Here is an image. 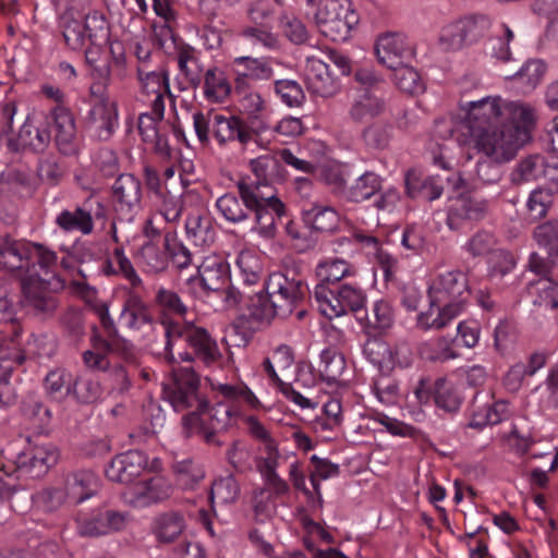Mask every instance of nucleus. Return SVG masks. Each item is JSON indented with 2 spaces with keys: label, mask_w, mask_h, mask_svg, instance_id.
Returning <instances> with one entry per match:
<instances>
[{
  "label": "nucleus",
  "mask_w": 558,
  "mask_h": 558,
  "mask_svg": "<svg viewBox=\"0 0 558 558\" xmlns=\"http://www.w3.org/2000/svg\"><path fill=\"white\" fill-rule=\"evenodd\" d=\"M463 124L476 151L504 157L531 140L535 123L533 108L521 101L487 96L466 105Z\"/></svg>",
  "instance_id": "obj_1"
},
{
  "label": "nucleus",
  "mask_w": 558,
  "mask_h": 558,
  "mask_svg": "<svg viewBox=\"0 0 558 558\" xmlns=\"http://www.w3.org/2000/svg\"><path fill=\"white\" fill-rule=\"evenodd\" d=\"M199 378L191 366L172 369L169 384L163 391L174 411L180 412L195 409L182 418L185 437L199 436L206 444L221 446L217 439L218 430L225 429L231 416V410L223 403L216 404L209 413V418L201 416L208 403L198 395Z\"/></svg>",
  "instance_id": "obj_2"
},
{
  "label": "nucleus",
  "mask_w": 558,
  "mask_h": 558,
  "mask_svg": "<svg viewBox=\"0 0 558 558\" xmlns=\"http://www.w3.org/2000/svg\"><path fill=\"white\" fill-rule=\"evenodd\" d=\"M57 264V254L39 243L0 239V267L14 274L21 282L38 274L49 275Z\"/></svg>",
  "instance_id": "obj_3"
},
{
  "label": "nucleus",
  "mask_w": 558,
  "mask_h": 558,
  "mask_svg": "<svg viewBox=\"0 0 558 558\" xmlns=\"http://www.w3.org/2000/svg\"><path fill=\"white\" fill-rule=\"evenodd\" d=\"M59 460V451L50 442L34 445L20 452L15 460L0 466V498L12 495L20 475L44 476Z\"/></svg>",
  "instance_id": "obj_4"
},
{
  "label": "nucleus",
  "mask_w": 558,
  "mask_h": 558,
  "mask_svg": "<svg viewBox=\"0 0 558 558\" xmlns=\"http://www.w3.org/2000/svg\"><path fill=\"white\" fill-rule=\"evenodd\" d=\"M354 80L360 84L353 98L348 117L354 123H364L385 113L387 108V87L385 78L369 68L359 69Z\"/></svg>",
  "instance_id": "obj_5"
},
{
  "label": "nucleus",
  "mask_w": 558,
  "mask_h": 558,
  "mask_svg": "<svg viewBox=\"0 0 558 558\" xmlns=\"http://www.w3.org/2000/svg\"><path fill=\"white\" fill-rule=\"evenodd\" d=\"M239 195L246 210L254 214L255 225L252 230L262 238L274 239L277 223L287 215L286 205L275 191H262L256 185L236 183Z\"/></svg>",
  "instance_id": "obj_6"
},
{
  "label": "nucleus",
  "mask_w": 558,
  "mask_h": 558,
  "mask_svg": "<svg viewBox=\"0 0 558 558\" xmlns=\"http://www.w3.org/2000/svg\"><path fill=\"white\" fill-rule=\"evenodd\" d=\"M66 287L65 280L52 269L48 276L38 274L21 282V304L27 313L39 319H49L56 314L60 301L56 293Z\"/></svg>",
  "instance_id": "obj_7"
},
{
  "label": "nucleus",
  "mask_w": 558,
  "mask_h": 558,
  "mask_svg": "<svg viewBox=\"0 0 558 558\" xmlns=\"http://www.w3.org/2000/svg\"><path fill=\"white\" fill-rule=\"evenodd\" d=\"M166 336V359L169 363L174 362L173 348L179 340L184 341L194 350L195 355L206 365L218 361L221 356L216 341L208 331L193 323L181 324L179 322L163 320Z\"/></svg>",
  "instance_id": "obj_8"
},
{
  "label": "nucleus",
  "mask_w": 558,
  "mask_h": 558,
  "mask_svg": "<svg viewBox=\"0 0 558 558\" xmlns=\"http://www.w3.org/2000/svg\"><path fill=\"white\" fill-rule=\"evenodd\" d=\"M193 126L203 145L209 144L210 134L220 146L235 141L245 146L251 142L248 132L244 128V120L236 116L197 111L193 113Z\"/></svg>",
  "instance_id": "obj_9"
},
{
  "label": "nucleus",
  "mask_w": 558,
  "mask_h": 558,
  "mask_svg": "<svg viewBox=\"0 0 558 558\" xmlns=\"http://www.w3.org/2000/svg\"><path fill=\"white\" fill-rule=\"evenodd\" d=\"M314 298L319 312L328 317H339L349 311L357 317L363 312L366 295L362 289L352 284H341L336 290L325 284H317L314 289Z\"/></svg>",
  "instance_id": "obj_10"
},
{
  "label": "nucleus",
  "mask_w": 558,
  "mask_h": 558,
  "mask_svg": "<svg viewBox=\"0 0 558 558\" xmlns=\"http://www.w3.org/2000/svg\"><path fill=\"white\" fill-rule=\"evenodd\" d=\"M270 302L279 311V317H287L303 301L307 293L304 279L295 269H286L269 275L265 283Z\"/></svg>",
  "instance_id": "obj_11"
},
{
  "label": "nucleus",
  "mask_w": 558,
  "mask_h": 558,
  "mask_svg": "<svg viewBox=\"0 0 558 558\" xmlns=\"http://www.w3.org/2000/svg\"><path fill=\"white\" fill-rule=\"evenodd\" d=\"M315 22L319 32L332 41H345L351 35L359 19L350 4L340 0H322L315 13Z\"/></svg>",
  "instance_id": "obj_12"
},
{
  "label": "nucleus",
  "mask_w": 558,
  "mask_h": 558,
  "mask_svg": "<svg viewBox=\"0 0 558 558\" xmlns=\"http://www.w3.org/2000/svg\"><path fill=\"white\" fill-rule=\"evenodd\" d=\"M427 294L434 303H459L464 310L471 294L468 277L458 269L439 272L430 280Z\"/></svg>",
  "instance_id": "obj_13"
},
{
  "label": "nucleus",
  "mask_w": 558,
  "mask_h": 558,
  "mask_svg": "<svg viewBox=\"0 0 558 558\" xmlns=\"http://www.w3.org/2000/svg\"><path fill=\"white\" fill-rule=\"evenodd\" d=\"M490 27V20L485 15H470L445 26L440 43L446 49L457 50L482 38Z\"/></svg>",
  "instance_id": "obj_14"
},
{
  "label": "nucleus",
  "mask_w": 558,
  "mask_h": 558,
  "mask_svg": "<svg viewBox=\"0 0 558 558\" xmlns=\"http://www.w3.org/2000/svg\"><path fill=\"white\" fill-rule=\"evenodd\" d=\"M47 125L53 133L54 145L63 156H76L80 151L75 120L64 106L53 107L46 117Z\"/></svg>",
  "instance_id": "obj_15"
},
{
  "label": "nucleus",
  "mask_w": 558,
  "mask_h": 558,
  "mask_svg": "<svg viewBox=\"0 0 558 558\" xmlns=\"http://www.w3.org/2000/svg\"><path fill=\"white\" fill-rule=\"evenodd\" d=\"M112 204L118 218L131 222L142 208V184L133 174H120L112 185Z\"/></svg>",
  "instance_id": "obj_16"
},
{
  "label": "nucleus",
  "mask_w": 558,
  "mask_h": 558,
  "mask_svg": "<svg viewBox=\"0 0 558 558\" xmlns=\"http://www.w3.org/2000/svg\"><path fill=\"white\" fill-rule=\"evenodd\" d=\"M276 316H279V311L270 302L268 294L257 293L251 299L247 305V313L241 315L232 328L235 333H241L242 339L247 342L260 326L268 325Z\"/></svg>",
  "instance_id": "obj_17"
},
{
  "label": "nucleus",
  "mask_w": 558,
  "mask_h": 558,
  "mask_svg": "<svg viewBox=\"0 0 558 558\" xmlns=\"http://www.w3.org/2000/svg\"><path fill=\"white\" fill-rule=\"evenodd\" d=\"M173 493L171 483L163 476L155 475L137 481L124 493V500L134 507H148L167 500Z\"/></svg>",
  "instance_id": "obj_18"
},
{
  "label": "nucleus",
  "mask_w": 558,
  "mask_h": 558,
  "mask_svg": "<svg viewBox=\"0 0 558 558\" xmlns=\"http://www.w3.org/2000/svg\"><path fill=\"white\" fill-rule=\"evenodd\" d=\"M405 345L391 347L386 341L373 338L368 339L363 352L366 359L375 365L383 375H388L396 366L407 367L411 360L404 354Z\"/></svg>",
  "instance_id": "obj_19"
},
{
  "label": "nucleus",
  "mask_w": 558,
  "mask_h": 558,
  "mask_svg": "<svg viewBox=\"0 0 558 558\" xmlns=\"http://www.w3.org/2000/svg\"><path fill=\"white\" fill-rule=\"evenodd\" d=\"M488 211L486 199L460 195L454 198L448 208L447 226L450 230L459 231L471 227L485 218Z\"/></svg>",
  "instance_id": "obj_20"
},
{
  "label": "nucleus",
  "mask_w": 558,
  "mask_h": 558,
  "mask_svg": "<svg viewBox=\"0 0 558 558\" xmlns=\"http://www.w3.org/2000/svg\"><path fill=\"white\" fill-rule=\"evenodd\" d=\"M147 457L140 450L116 456L105 470L107 478L123 485H133L147 466Z\"/></svg>",
  "instance_id": "obj_21"
},
{
  "label": "nucleus",
  "mask_w": 558,
  "mask_h": 558,
  "mask_svg": "<svg viewBox=\"0 0 558 558\" xmlns=\"http://www.w3.org/2000/svg\"><path fill=\"white\" fill-rule=\"evenodd\" d=\"M375 52L379 63L388 69L402 65L413 57V48L400 33H386L377 38Z\"/></svg>",
  "instance_id": "obj_22"
},
{
  "label": "nucleus",
  "mask_w": 558,
  "mask_h": 558,
  "mask_svg": "<svg viewBox=\"0 0 558 558\" xmlns=\"http://www.w3.org/2000/svg\"><path fill=\"white\" fill-rule=\"evenodd\" d=\"M305 83L310 93L319 97H331L340 88L330 64L317 58H308L305 66Z\"/></svg>",
  "instance_id": "obj_23"
},
{
  "label": "nucleus",
  "mask_w": 558,
  "mask_h": 558,
  "mask_svg": "<svg viewBox=\"0 0 558 558\" xmlns=\"http://www.w3.org/2000/svg\"><path fill=\"white\" fill-rule=\"evenodd\" d=\"M232 69L236 88L254 82L269 81L274 76V69L266 58L238 57L232 61Z\"/></svg>",
  "instance_id": "obj_24"
},
{
  "label": "nucleus",
  "mask_w": 558,
  "mask_h": 558,
  "mask_svg": "<svg viewBox=\"0 0 558 558\" xmlns=\"http://www.w3.org/2000/svg\"><path fill=\"white\" fill-rule=\"evenodd\" d=\"M250 168L256 180H240L238 183L256 185L262 191H275L272 184L283 180V169L279 158L267 154L250 161Z\"/></svg>",
  "instance_id": "obj_25"
},
{
  "label": "nucleus",
  "mask_w": 558,
  "mask_h": 558,
  "mask_svg": "<svg viewBox=\"0 0 558 558\" xmlns=\"http://www.w3.org/2000/svg\"><path fill=\"white\" fill-rule=\"evenodd\" d=\"M85 123L88 131L99 141H108L118 125L117 104H93Z\"/></svg>",
  "instance_id": "obj_26"
},
{
  "label": "nucleus",
  "mask_w": 558,
  "mask_h": 558,
  "mask_svg": "<svg viewBox=\"0 0 558 558\" xmlns=\"http://www.w3.org/2000/svg\"><path fill=\"white\" fill-rule=\"evenodd\" d=\"M198 279L191 278V282L198 281L208 292H219L227 288L230 280L229 265L217 256L206 257L198 266Z\"/></svg>",
  "instance_id": "obj_27"
},
{
  "label": "nucleus",
  "mask_w": 558,
  "mask_h": 558,
  "mask_svg": "<svg viewBox=\"0 0 558 558\" xmlns=\"http://www.w3.org/2000/svg\"><path fill=\"white\" fill-rule=\"evenodd\" d=\"M138 132L142 141L151 145L153 151L162 160L170 161L173 150L169 144L168 130L157 124L150 117L141 114L138 118Z\"/></svg>",
  "instance_id": "obj_28"
},
{
  "label": "nucleus",
  "mask_w": 558,
  "mask_h": 558,
  "mask_svg": "<svg viewBox=\"0 0 558 558\" xmlns=\"http://www.w3.org/2000/svg\"><path fill=\"white\" fill-rule=\"evenodd\" d=\"M463 311L459 303H434L433 300H429L428 310L417 315L416 326L424 331L430 329L440 330L448 326Z\"/></svg>",
  "instance_id": "obj_29"
},
{
  "label": "nucleus",
  "mask_w": 558,
  "mask_h": 558,
  "mask_svg": "<svg viewBox=\"0 0 558 558\" xmlns=\"http://www.w3.org/2000/svg\"><path fill=\"white\" fill-rule=\"evenodd\" d=\"M98 476L89 470H80L66 475L64 490L70 500L81 504L97 494Z\"/></svg>",
  "instance_id": "obj_30"
},
{
  "label": "nucleus",
  "mask_w": 558,
  "mask_h": 558,
  "mask_svg": "<svg viewBox=\"0 0 558 558\" xmlns=\"http://www.w3.org/2000/svg\"><path fill=\"white\" fill-rule=\"evenodd\" d=\"M58 28L65 45L72 50H80L85 45L83 12L69 5L58 17Z\"/></svg>",
  "instance_id": "obj_31"
},
{
  "label": "nucleus",
  "mask_w": 558,
  "mask_h": 558,
  "mask_svg": "<svg viewBox=\"0 0 558 558\" xmlns=\"http://www.w3.org/2000/svg\"><path fill=\"white\" fill-rule=\"evenodd\" d=\"M120 320L130 329H141L153 323L149 306L136 292H130L120 313Z\"/></svg>",
  "instance_id": "obj_32"
},
{
  "label": "nucleus",
  "mask_w": 558,
  "mask_h": 558,
  "mask_svg": "<svg viewBox=\"0 0 558 558\" xmlns=\"http://www.w3.org/2000/svg\"><path fill=\"white\" fill-rule=\"evenodd\" d=\"M356 319L367 333H375L392 326L393 311L389 302L379 300L373 304L371 312L363 307V312L357 314Z\"/></svg>",
  "instance_id": "obj_33"
},
{
  "label": "nucleus",
  "mask_w": 558,
  "mask_h": 558,
  "mask_svg": "<svg viewBox=\"0 0 558 558\" xmlns=\"http://www.w3.org/2000/svg\"><path fill=\"white\" fill-rule=\"evenodd\" d=\"M51 141L50 131L39 129L29 122H25L16 141L10 140L8 145L11 150L17 151L20 148L29 149L35 153H43Z\"/></svg>",
  "instance_id": "obj_34"
},
{
  "label": "nucleus",
  "mask_w": 558,
  "mask_h": 558,
  "mask_svg": "<svg viewBox=\"0 0 558 558\" xmlns=\"http://www.w3.org/2000/svg\"><path fill=\"white\" fill-rule=\"evenodd\" d=\"M304 223L316 232H333L339 225V215L330 206L312 203L302 210Z\"/></svg>",
  "instance_id": "obj_35"
},
{
  "label": "nucleus",
  "mask_w": 558,
  "mask_h": 558,
  "mask_svg": "<svg viewBox=\"0 0 558 558\" xmlns=\"http://www.w3.org/2000/svg\"><path fill=\"white\" fill-rule=\"evenodd\" d=\"M407 193L412 198H420L427 202L438 199L444 193L442 180L438 177H417L409 172L405 177Z\"/></svg>",
  "instance_id": "obj_36"
},
{
  "label": "nucleus",
  "mask_w": 558,
  "mask_h": 558,
  "mask_svg": "<svg viewBox=\"0 0 558 558\" xmlns=\"http://www.w3.org/2000/svg\"><path fill=\"white\" fill-rule=\"evenodd\" d=\"M184 529V517L177 511L163 512L154 520L153 531L159 543H173L182 535Z\"/></svg>",
  "instance_id": "obj_37"
},
{
  "label": "nucleus",
  "mask_w": 558,
  "mask_h": 558,
  "mask_svg": "<svg viewBox=\"0 0 558 558\" xmlns=\"http://www.w3.org/2000/svg\"><path fill=\"white\" fill-rule=\"evenodd\" d=\"M100 269L107 276H122L133 288L142 286V279L131 260L125 256L122 247L114 248L112 255L101 263Z\"/></svg>",
  "instance_id": "obj_38"
},
{
  "label": "nucleus",
  "mask_w": 558,
  "mask_h": 558,
  "mask_svg": "<svg viewBox=\"0 0 558 558\" xmlns=\"http://www.w3.org/2000/svg\"><path fill=\"white\" fill-rule=\"evenodd\" d=\"M20 330L16 325H4L0 329V364L22 365L26 361V355L20 348L17 338Z\"/></svg>",
  "instance_id": "obj_39"
},
{
  "label": "nucleus",
  "mask_w": 558,
  "mask_h": 558,
  "mask_svg": "<svg viewBox=\"0 0 558 558\" xmlns=\"http://www.w3.org/2000/svg\"><path fill=\"white\" fill-rule=\"evenodd\" d=\"M521 147H515L511 155L504 157L489 151H478L483 155L476 162V175L484 184H495L502 178V163L511 160Z\"/></svg>",
  "instance_id": "obj_40"
},
{
  "label": "nucleus",
  "mask_w": 558,
  "mask_h": 558,
  "mask_svg": "<svg viewBox=\"0 0 558 558\" xmlns=\"http://www.w3.org/2000/svg\"><path fill=\"white\" fill-rule=\"evenodd\" d=\"M138 263L143 270L147 274H161L169 266V254L166 248V242L160 247L155 243H145L137 254Z\"/></svg>",
  "instance_id": "obj_41"
},
{
  "label": "nucleus",
  "mask_w": 558,
  "mask_h": 558,
  "mask_svg": "<svg viewBox=\"0 0 558 558\" xmlns=\"http://www.w3.org/2000/svg\"><path fill=\"white\" fill-rule=\"evenodd\" d=\"M177 61L190 85L194 88L198 87L203 80L204 68L196 50L189 45H181L177 51Z\"/></svg>",
  "instance_id": "obj_42"
},
{
  "label": "nucleus",
  "mask_w": 558,
  "mask_h": 558,
  "mask_svg": "<svg viewBox=\"0 0 558 558\" xmlns=\"http://www.w3.org/2000/svg\"><path fill=\"white\" fill-rule=\"evenodd\" d=\"M204 95L213 102H223L231 92V86L222 70L218 68L208 69L204 76Z\"/></svg>",
  "instance_id": "obj_43"
},
{
  "label": "nucleus",
  "mask_w": 558,
  "mask_h": 558,
  "mask_svg": "<svg viewBox=\"0 0 558 558\" xmlns=\"http://www.w3.org/2000/svg\"><path fill=\"white\" fill-rule=\"evenodd\" d=\"M68 393L80 404H93L101 397V386L98 380L81 375L72 379Z\"/></svg>",
  "instance_id": "obj_44"
},
{
  "label": "nucleus",
  "mask_w": 558,
  "mask_h": 558,
  "mask_svg": "<svg viewBox=\"0 0 558 558\" xmlns=\"http://www.w3.org/2000/svg\"><path fill=\"white\" fill-rule=\"evenodd\" d=\"M393 137V125L388 121L378 120L369 123L362 131L364 144L377 150L387 148Z\"/></svg>",
  "instance_id": "obj_45"
},
{
  "label": "nucleus",
  "mask_w": 558,
  "mask_h": 558,
  "mask_svg": "<svg viewBox=\"0 0 558 558\" xmlns=\"http://www.w3.org/2000/svg\"><path fill=\"white\" fill-rule=\"evenodd\" d=\"M380 177L374 172H365L348 187L344 198L350 202L359 203L371 198L380 190Z\"/></svg>",
  "instance_id": "obj_46"
},
{
  "label": "nucleus",
  "mask_w": 558,
  "mask_h": 558,
  "mask_svg": "<svg viewBox=\"0 0 558 558\" xmlns=\"http://www.w3.org/2000/svg\"><path fill=\"white\" fill-rule=\"evenodd\" d=\"M545 157L531 155L522 159L510 173V181L515 184L537 180L543 177Z\"/></svg>",
  "instance_id": "obj_47"
},
{
  "label": "nucleus",
  "mask_w": 558,
  "mask_h": 558,
  "mask_svg": "<svg viewBox=\"0 0 558 558\" xmlns=\"http://www.w3.org/2000/svg\"><path fill=\"white\" fill-rule=\"evenodd\" d=\"M345 369L344 356L336 349L327 348L320 353L319 373L328 384H335Z\"/></svg>",
  "instance_id": "obj_48"
},
{
  "label": "nucleus",
  "mask_w": 558,
  "mask_h": 558,
  "mask_svg": "<svg viewBox=\"0 0 558 558\" xmlns=\"http://www.w3.org/2000/svg\"><path fill=\"white\" fill-rule=\"evenodd\" d=\"M71 374L64 368H54L51 369L44 379V388L47 396L61 402L65 397L70 396L68 393V386L72 384Z\"/></svg>",
  "instance_id": "obj_49"
},
{
  "label": "nucleus",
  "mask_w": 558,
  "mask_h": 558,
  "mask_svg": "<svg viewBox=\"0 0 558 558\" xmlns=\"http://www.w3.org/2000/svg\"><path fill=\"white\" fill-rule=\"evenodd\" d=\"M240 496V485L233 475L229 474L213 482L209 492L211 504L218 501L222 505L233 504Z\"/></svg>",
  "instance_id": "obj_50"
},
{
  "label": "nucleus",
  "mask_w": 558,
  "mask_h": 558,
  "mask_svg": "<svg viewBox=\"0 0 558 558\" xmlns=\"http://www.w3.org/2000/svg\"><path fill=\"white\" fill-rule=\"evenodd\" d=\"M56 225L64 231H80L83 234H90L93 226L89 225V217H86L83 205L74 210H62L56 218Z\"/></svg>",
  "instance_id": "obj_51"
},
{
  "label": "nucleus",
  "mask_w": 558,
  "mask_h": 558,
  "mask_svg": "<svg viewBox=\"0 0 558 558\" xmlns=\"http://www.w3.org/2000/svg\"><path fill=\"white\" fill-rule=\"evenodd\" d=\"M530 292L535 294V305L551 310L558 306V283L551 278L541 277L531 284Z\"/></svg>",
  "instance_id": "obj_52"
},
{
  "label": "nucleus",
  "mask_w": 558,
  "mask_h": 558,
  "mask_svg": "<svg viewBox=\"0 0 558 558\" xmlns=\"http://www.w3.org/2000/svg\"><path fill=\"white\" fill-rule=\"evenodd\" d=\"M109 339H104L100 337L95 338V348L97 350H102L108 353H116L121 356L129 367L136 366V357L133 351V345L125 339L119 337V333L116 337H108Z\"/></svg>",
  "instance_id": "obj_53"
},
{
  "label": "nucleus",
  "mask_w": 558,
  "mask_h": 558,
  "mask_svg": "<svg viewBox=\"0 0 558 558\" xmlns=\"http://www.w3.org/2000/svg\"><path fill=\"white\" fill-rule=\"evenodd\" d=\"M433 398L436 405L446 412H456L461 404V398L451 383L438 378L434 384Z\"/></svg>",
  "instance_id": "obj_54"
},
{
  "label": "nucleus",
  "mask_w": 558,
  "mask_h": 558,
  "mask_svg": "<svg viewBox=\"0 0 558 558\" xmlns=\"http://www.w3.org/2000/svg\"><path fill=\"white\" fill-rule=\"evenodd\" d=\"M84 34L87 36L90 45L102 46L109 39V29L104 15L98 12L83 13Z\"/></svg>",
  "instance_id": "obj_55"
},
{
  "label": "nucleus",
  "mask_w": 558,
  "mask_h": 558,
  "mask_svg": "<svg viewBox=\"0 0 558 558\" xmlns=\"http://www.w3.org/2000/svg\"><path fill=\"white\" fill-rule=\"evenodd\" d=\"M390 70L393 71V81L400 90L408 94H420L424 90L421 75L414 68L407 65L405 62Z\"/></svg>",
  "instance_id": "obj_56"
},
{
  "label": "nucleus",
  "mask_w": 558,
  "mask_h": 558,
  "mask_svg": "<svg viewBox=\"0 0 558 558\" xmlns=\"http://www.w3.org/2000/svg\"><path fill=\"white\" fill-rule=\"evenodd\" d=\"M185 229L187 235L196 245H209L214 242L215 231L210 221L199 215H191L186 218Z\"/></svg>",
  "instance_id": "obj_57"
},
{
  "label": "nucleus",
  "mask_w": 558,
  "mask_h": 558,
  "mask_svg": "<svg viewBox=\"0 0 558 558\" xmlns=\"http://www.w3.org/2000/svg\"><path fill=\"white\" fill-rule=\"evenodd\" d=\"M21 411L27 420L34 422L40 429L46 427L51 418L50 409L39 397L34 395H29L23 400Z\"/></svg>",
  "instance_id": "obj_58"
},
{
  "label": "nucleus",
  "mask_w": 558,
  "mask_h": 558,
  "mask_svg": "<svg viewBox=\"0 0 558 558\" xmlns=\"http://www.w3.org/2000/svg\"><path fill=\"white\" fill-rule=\"evenodd\" d=\"M235 266L244 284L253 286L260 280L262 265L252 252H241L236 257Z\"/></svg>",
  "instance_id": "obj_59"
},
{
  "label": "nucleus",
  "mask_w": 558,
  "mask_h": 558,
  "mask_svg": "<svg viewBox=\"0 0 558 558\" xmlns=\"http://www.w3.org/2000/svg\"><path fill=\"white\" fill-rule=\"evenodd\" d=\"M131 368L129 365L114 364L110 365L106 373V384L108 385L109 392L114 395L126 393L131 386Z\"/></svg>",
  "instance_id": "obj_60"
},
{
  "label": "nucleus",
  "mask_w": 558,
  "mask_h": 558,
  "mask_svg": "<svg viewBox=\"0 0 558 558\" xmlns=\"http://www.w3.org/2000/svg\"><path fill=\"white\" fill-rule=\"evenodd\" d=\"M284 230L290 238L292 246L300 253H304L315 247L317 239L314 236L312 229L307 226H300L299 223L289 220Z\"/></svg>",
  "instance_id": "obj_61"
},
{
  "label": "nucleus",
  "mask_w": 558,
  "mask_h": 558,
  "mask_svg": "<svg viewBox=\"0 0 558 558\" xmlns=\"http://www.w3.org/2000/svg\"><path fill=\"white\" fill-rule=\"evenodd\" d=\"M86 63L90 69L92 78L111 80L109 56L101 51V46H90L85 51Z\"/></svg>",
  "instance_id": "obj_62"
},
{
  "label": "nucleus",
  "mask_w": 558,
  "mask_h": 558,
  "mask_svg": "<svg viewBox=\"0 0 558 558\" xmlns=\"http://www.w3.org/2000/svg\"><path fill=\"white\" fill-rule=\"evenodd\" d=\"M243 205L244 204L231 193L220 196L216 202L218 211L226 220L232 223H240L248 218V214L243 208Z\"/></svg>",
  "instance_id": "obj_63"
},
{
  "label": "nucleus",
  "mask_w": 558,
  "mask_h": 558,
  "mask_svg": "<svg viewBox=\"0 0 558 558\" xmlns=\"http://www.w3.org/2000/svg\"><path fill=\"white\" fill-rule=\"evenodd\" d=\"M534 239L545 248L548 257L558 256V221H548L537 226L534 230Z\"/></svg>",
  "instance_id": "obj_64"
}]
</instances>
